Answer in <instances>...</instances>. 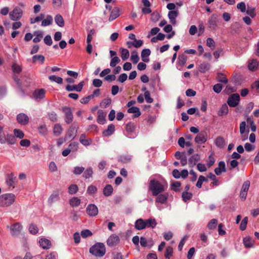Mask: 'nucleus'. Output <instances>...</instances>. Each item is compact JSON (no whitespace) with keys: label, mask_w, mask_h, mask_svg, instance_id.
I'll return each instance as SVG.
<instances>
[{"label":"nucleus","mask_w":259,"mask_h":259,"mask_svg":"<svg viewBox=\"0 0 259 259\" xmlns=\"http://www.w3.org/2000/svg\"><path fill=\"white\" fill-rule=\"evenodd\" d=\"M16 196L13 193H6L0 195V206L8 207L15 201Z\"/></svg>","instance_id":"3"},{"label":"nucleus","mask_w":259,"mask_h":259,"mask_svg":"<svg viewBox=\"0 0 259 259\" xmlns=\"http://www.w3.org/2000/svg\"><path fill=\"white\" fill-rule=\"evenodd\" d=\"M97 192V188L94 185H90L88 187L87 192V193L93 195Z\"/></svg>","instance_id":"60"},{"label":"nucleus","mask_w":259,"mask_h":259,"mask_svg":"<svg viewBox=\"0 0 259 259\" xmlns=\"http://www.w3.org/2000/svg\"><path fill=\"white\" fill-rule=\"evenodd\" d=\"M53 132L55 136H59L62 132V127L59 124H56L54 125Z\"/></svg>","instance_id":"42"},{"label":"nucleus","mask_w":259,"mask_h":259,"mask_svg":"<svg viewBox=\"0 0 259 259\" xmlns=\"http://www.w3.org/2000/svg\"><path fill=\"white\" fill-rule=\"evenodd\" d=\"M81 200L77 197H73L69 200V204L72 207H76L79 205Z\"/></svg>","instance_id":"34"},{"label":"nucleus","mask_w":259,"mask_h":259,"mask_svg":"<svg viewBox=\"0 0 259 259\" xmlns=\"http://www.w3.org/2000/svg\"><path fill=\"white\" fill-rule=\"evenodd\" d=\"M139 57L138 53L136 51L133 52L131 57V60L134 64H137L139 61Z\"/></svg>","instance_id":"50"},{"label":"nucleus","mask_w":259,"mask_h":259,"mask_svg":"<svg viewBox=\"0 0 259 259\" xmlns=\"http://www.w3.org/2000/svg\"><path fill=\"white\" fill-rule=\"evenodd\" d=\"M228 107L226 104H224L218 111V114L219 116L227 115L228 113Z\"/></svg>","instance_id":"31"},{"label":"nucleus","mask_w":259,"mask_h":259,"mask_svg":"<svg viewBox=\"0 0 259 259\" xmlns=\"http://www.w3.org/2000/svg\"><path fill=\"white\" fill-rule=\"evenodd\" d=\"M39 243L40 246L44 249H48L50 248L52 244L51 241L46 238H41L39 240Z\"/></svg>","instance_id":"18"},{"label":"nucleus","mask_w":259,"mask_h":259,"mask_svg":"<svg viewBox=\"0 0 259 259\" xmlns=\"http://www.w3.org/2000/svg\"><path fill=\"white\" fill-rule=\"evenodd\" d=\"M240 101V96L238 94H233L230 96L227 100L228 104L232 107L237 106Z\"/></svg>","instance_id":"6"},{"label":"nucleus","mask_w":259,"mask_h":259,"mask_svg":"<svg viewBox=\"0 0 259 259\" xmlns=\"http://www.w3.org/2000/svg\"><path fill=\"white\" fill-rule=\"evenodd\" d=\"M131 160V156L130 155H122L118 158V161L123 163H127Z\"/></svg>","instance_id":"45"},{"label":"nucleus","mask_w":259,"mask_h":259,"mask_svg":"<svg viewBox=\"0 0 259 259\" xmlns=\"http://www.w3.org/2000/svg\"><path fill=\"white\" fill-rule=\"evenodd\" d=\"M173 255V248L171 246L166 247L164 256L165 258L169 259Z\"/></svg>","instance_id":"48"},{"label":"nucleus","mask_w":259,"mask_h":259,"mask_svg":"<svg viewBox=\"0 0 259 259\" xmlns=\"http://www.w3.org/2000/svg\"><path fill=\"white\" fill-rule=\"evenodd\" d=\"M56 23L60 27L64 26V21L62 16L60 14H57L55 17Z\"/></svg>","instance_id":"37"},{"label":"nucleus","mask_w":259,"mask_h":259,"mask_svg":"<svg viewBox=\"0 0 259 259\" xmlns=\"http://www.w3.org/2000/svg\"><path fill=\"white\" fill-rule=\"evenodd\" d=\"M210 68V65L208 63L203 62L199 65V71L204 73L208 71Z\"/></svg>","instance_id":"30"},{"label":"nucleus","mask_w":259,"mask_h":259,"mask_svg":"<svg viewBox=\"0 0 259 259\" xmlns=\"http://www.w3.org/2000/svg\"><path fill=\"white\" fill-rule=\"evenodd\" d=\"M115 131V126L113 124H110L108 126L107 129L103 132L104 136L109 137L112 135Z\"/></svg>","instance_id":"26"},{"label":"nucleus","mask_w":259,"mask_h":259,"mask_svg":"<svg viewBox=\"0 0 259 259\" xmlns=\"http://www.w3.org/2000/svg\"><path fill=\"white\" fill-rule=\"evenodd\" d=\"M243 243L246 248H251L254 246V240L249 236L243 239Z\"/></svg>","instance_id":"23"},{"label":"nucleus","mask_w":259,"mask_h":259,"mask_svg":"<svg viewBox=\"0 0 259 259\" xmlns=\"http://www.w3.org/2000/svg\"><path fill=\"white\" fill-rule=\"evenodd\" d=\"M155 202L161 204L165 203L168 199V194L167 193H160L156 196Z\"/></svg>","instance_id":"12"},{"label":"nucleus","mask_w":259,"mask_h":259,"mask_svg":"<svg viewBox=\"0 0 259 259\" xmlns=\"http://www.w3.org/2000/svg\"><path fill=\"white\" fill-rule=\"evenodd\" d=\"M95 33V30L94 29H92L89 31L87 38V43L91 42Z\"/></svg>","instance_id":"58"},{"label":"nucleus","mask_w":259,"mask_h":259,"mask_svg":"<svg viewBox=\"0 0 259 259\" xmlns=\"http://www.w3.org/2000/svg\"><path fill=\"white\" fill-rule=\"evenodd\" d=\"M216 146L219 148H223L225 146L224 139L222 137H218L214 141Z\"/></svg>","instance_id":"39"},{"label":"nucleus","mask_w":259,"mask_h":259,"mask_svg":"<svg viewBox=\"0 0 259 259\" xmlns=\"http://www.w3.org/2000/svg\"><path fill=\"white\" fill-rule=\"evenodd\" d=\"M120 62V60L118 57L115 56L113 57L110 63V66L112 67H114L116 65Z\"/></svg>","instance_id":"54"},{"label":"nucleus","mask_w":259,"mask_h":259,"mask_svg":"<svg viewBox=\"0 0 259 259\" xmlns=\"http://www.w3.org/2000/svg\"><path fill=\"white\" fill-rule=\"evenodd\" d=\"M45 14H40L39 16L36 17L34 18L30 19V23L31 24H33L36 22H38L41 20H42L45 18Z\"/></svg>","instance_id":"59"},{"label":"nucleus","mask_w":259,"mask_h":259,"mask_svg":"<svg viewBox=\"0 0 259 259\" xmlns=\"http://www.w3.org/2000/svg\"><path fill=\"white\" fill-rule=\"evenodd\" d=\"M34 35L35 36V37L33 39V41L34 43H37L39 42L42 37H43V34L42 32L40 31H36L34 32Z\"/></svg>","instance_id":"38"},{"label":"nucleus","mask_w":259,"mask_h":259,"mask_svg":"<svg viewBox=\"0 0 259 259\" xmlns=\"http://www.w3.org/2000/svg\"><path fill=\"white\" fill-rule=\"evenodd\" d=\"M93 175V170L92 168H88L83 174V177L85 179H89L92 178Z\"/></svg>","instance_id":"43"},{"label":"nucleus","mask_w":259,"mask_h":259,"mask_svg":"<svg viewBox=\"0 0 259 259\" xmlns=\"http://www.w3.org/2000/svg\"><path fill=\"white\" fill-rule=\"evenodd\" d=\"M144 97L147 103H151L153 102V99L151 97L149 91H146L144 93Z\"/></svg>","instance_id":"64"},{"label":"nucleus","mask_w":259,"mask_h":259,"mask_svg":"<svg viewBox=\"0 0 259 259\" xmlns=\"http://www.w3.org/2000/svg\"><path fill=\"white\" fill-rule=\"evenodd\" d=\"M126 131L128 134L131 135L133 133L136 128V125L133 122H129L126 125Z\"/></svg>","instance_id":"35"},{"label":"nucleus","mask_w":259,"mask_h":259,"mask_svg":"<svg viewBox=\"0 0 259 259\" xmlns=\"http://www.w3.org/2000/svg\"><path fill=\"white\" fill-rule=\"evenodd\" d=\"M206 45L213 50L215 47V42L212 38L208 37L206 39Z\"/></svg>","instance_id":"57"},{"label":"nucleus","mask_w":259,"mask_h":259,"mask_svg":"<svg viewBox=\"0 0 259 259\" xmlns=\"http://www.w3.org/2000/svg\"><path fill=\"white\" fill-rule=\"evenodd\" d=\"M70 149H66L62 151V155L64 157L67 156L70 153L71 149H73L74 150H77L78 148V144L76 143H71L69 145Z\"/></svg>","instance_id":"17"},{"label":"nucleus","mask_w":259,"mask_h":259,"mask_svg":"<svg viewBox=\"0 0 259 259\" xmlns=\"http://www.w3.org/2000/svg\"><path fill=\"white\" fill-rule=\"evenodd\" d=\"M15 177H14L13 174L11 173V174H9L7 176L6 183L9 187L14 188L15 187Z\"/></svg>","instance_id":"21"},{"label":"nucleus","mask_w":259,"mask_h":259,"mask_svg":"<svg viewBox=\"0 0 259 259\" xmlns=\"http://www.w3.org/2000/svg\"><path fill=\"white\" fill-rule=\"evenodd\" d=\"M120 52L123 61L126 60L129 58L130 53L128 50L121 48L120 49Z\"/></svg>","instance_id":"36"},{"label":"nucleus","mask_w":259,"mask_h":259,"mask_svg":"<svg viewBox=\"0 0 259 259\" xmlns=\"http://www.w3.org/2000/svg\"><path fill=\"white\" fill-rule=\"evenodd\" d=\"M77 130L75 126L71 125L69 127L67 133V137L71 140L73 139L76 136Z\"/></svg>","instance_id":"16"},{"label":"nucleus","mask_w":259,"mask_h":259,"mask_svg":"<svg viewBox=\"0 0 259 259\" xmlns=\"http://www.w3.org/2000/svg\"><path fill=\"white\" fill-rule=\"evenodd\" d=\"M206 141L207 139L205 137V134L202 133L198 134L195 138V142L198 144H201L204 143Z\"/></svg>","instance_id":"24"},{"label":"nucleus","mask_w":259,"mask_h":259,"mask_svg":"<svg viewBox=\"0 0 259 259\" xmlns=\"http://www.w3.org/2000/svg\"><path fill=\"white\" fill-rule=\"evenodd\" d=\"M135 227L138 230H142L145 228V221L142 219H138L135 223Z\"/></svg>","instance_id":"25"},{"label":"nucleus","mask_w":259,"mask_h":259,"mask_svg":"<svg viewBox=\"0 0 259 259\" xmlns=\"http://www.w3.org/2000/svg\"><path fill=\"white\" fill-rule=\"evenodd\" d=\"M182 197L184 201L187 202L192 198V194L188 192H184L182 193Z\"/></svg>","instance_id":"51"},{"label":"nucleus","mask_w":259,"mask_h":259,"mask_svg":"<svg viewBox=\"0 0 259 259\" xmlns=\"http://www.w3.org/2000/svg\"><path fill=\"white\" fill-rule=\"evenodd\" d=\"M7 227L10 229V234L13 236H18L22 229V226L19 222L14 223L10 226H7Z\"/></svg>","instance_id":"4"},{"label":"nucleus","mask_w":259,"mask_h":259,"mask_svg":"<svg viewBox=\"0 0 259 259\" xmlns=\"http://www.w3.org/2000/svg\"><path fill=\"white\" fill-rule=\"evenodd\" d=\"M14 134L15 137H16L20 139H22L24 137L23 132L21 130L17 128L14 130Z\"/></svg>","instance_id":"52"},{"label":"nucleus","mask_w":259,"mask_h":259,"mask_svg":"<svg viewBox=\"0 0 259 259\" xmlns=\"http://www.w3.org/2000/svg\"><path fill=\"white\" fill-rule=\"evenodd\" d=\"M84 85V82L82 81L80 82L77 85H69L68 84L66 86V90L68 92H71L75 91L76 92H80Z\"/></svg>","instance_id":"8"},{"label":"nucleus","mask_w":259,"mask_h":259,"mask_svg":"<svg viewBox=\"0 0 259 259\" xmlns=\"http://www.w3.org/2000/svg\"><path fill=\"white\" fill-rule=\"evenodd\" d=\"M187 57L185 55H180L178 57L179 64L181 66H184L186 63Z\"/></svg>","instance_id":"61"},{"label":"nucleus","mask_w":259,"mask_h":259,"mask_svg":"<svg viewBox=\"0 0 259 259\" xmlns=\"http://www.w3.org/2000/svg\"><path fill=\"white\" fill-rule=\"evenodd\" d=\"M7 143L10 145H13L16 143V139L14 135L12 134H7Z\"/></svg>","instance_id":"47"},{"label":"nucleus","mask_w":259,"mask_h":259,"mask_svg":"<svg viewBox=\"0 0 259 259\" xmlns=\"http://www.w3.org/2000/svg\"><path fill=\"white\" fill-rule=\"evenodd\" d=\"M62 110L65 115L64 120L65 122L67 124L71 123L73 119V116L71 108L70 107L65 106L62 107Z\"/></svg>","instance_id":"5"},{"label":"nucleus","mask_w":259,"mask_h":259,"mask_svg":"<svg viewBox=\"0 0 259 259\" xmlns=\"http://www.w3.org/2000/svg\"><path fill=\"white\" fill-rule=\"evenodd\" d=\"M79 141L84 146H89L91 143V139H87L85 135L83 134H81L79 138Z\"/></svg>","instance_id":"33"},{"label":"nucleus","mask_w":259,"mask_h":259,"mask_svg":"<svg viewBox=\"0 0 259 259\" xmlns=\"http://www.w3.org/2000/svg\"><path fill=\"white\" fill-rule=\"evenodd\" d=\"M144 221H145V228H154L156 226V225L157 224L156 220L154 218H150L148 219L144 220Z\"/></svg>","instance_id":"22"},{"label":"nucleus","mask_w":259,"mask_h":259,"mask_svg":"<svg viewBox=\"0 0 259 259\" xmlns=\"http://www.w3.org/2000/svg\"><path fill=\"white\" fill-rule=\"evenodd\" d=\"M49 79L51 81H54L58 84H62L63 83V79L61 77L56 76L54 75H50L49 76Z\"/></svg>","instance_id":"46"},{"label":"nucleus","mask_w":259,"mask_h":259,"mask_svg":"<svg viewBox=\"0 0 259 259\" xmlns=\"http://www.w3.org/2000/svg\"><path fill=\"white\" fill-rule=\"evenodd\" d=\"M149 189L153 196H157L164 191V186L159 181L153 179L150 181Z\"/></svg>","instance_id":"1"},{"label":"nucleus","mask_w":259,"mask_h":259,"mask_svg":"<svg viewBox=\"0 0 259 259\" xmlns=\"http://www.w3.org/2000/svg\"><path fill=\"white\" fill-rule=\"evenodd\" d=\"M29 232L32 234H36L38 233V229L36 225L31 224L29 227Z\"/></svg>","instance_id":"55"},{"label":"nucleus","mask_w":259,"mask_h":259,"mask_svg":"<svg viewBox=\"0 0 259 259\" xmlns=\"http://www.w3.org/2000/svg\"><path fill=\"white\" fill-rule=\"evenodd\" d=\"M53 23V18L51 15H47L46 19L44 20H42L41 22V26H47L50 25Z\"/></svg>","instance_id":"40"},{"label":"nucleus","mask_w":259,"mask_h":259,"mask_svg":"<svg viewBox=\"0 0 259 259\" xmlns=\"http://www.w3.org/2000/svg\"><path fill=\"white\" fill-rule=\"evenodd\" d=\"M248 222V218L245 217L243 219L240 225V229L242 231H244L246 229L247 224Z\"/></svg>","instance_id":"62"},{"label":"nucleus","mask_w":259,"mask_h":259,"mask_svg":"<svg viewBox=\"0 0 259 259\" xmlns=\"http://www.w3.org/2000/svg\"><path fill=\"white\" fill-rule=\"evenodd\" d=\"M59 199V191H54L48 199V203L52 205L53 203Z\"/></svg>","instance_id":"14"},{"label":"nucleus","mask_w":259,"mask_h":259,"mask_svg":"<svg viewBox=\"0 0 259 259\" xmlns=\"http://www.w3.org/2000/svg\"><path fill=\"white\" fill-rule=\"evenodd\" d=\"M17 122L21 125H25L29 121L28 116L24 113H20L17 116Z\"/></svg>","instance_id":"10"},{"label":"nucleus","mask_w":259,"mask_h":259,"mask_svg":"<svg viewBox=\"0 0 259 259\" xmlns=\"http://www.w3.org/2000/svg\"><path fill=\"white\" fill-rule=\"evenodd\" d=\"M90 252L97 257H102L106 253V247L102 243H96L90 248Z\"/></svg>","instance_id":"2"},{"label":"nucleus","mask_w":259,"mask_h":259,"mask_svg":"<svg viewBox=\"0 0 259 259\" xmlns=\"http://www.w3.org/2000/svg\"><path fill=\"white\" fill-rule=\"evenodd\" d=\"M86 211L89 215L94 217L98 214V209L96 205L90 204L88 205L86 208Z\"/></svg>","instance_id":"9"},{"label":"nucleus","mask_w":259,"mask_h":259,"mask_svg":"<svg viewBox=\"0 0 259 259\" xmlns=\"http://www.w3.org/2000/svg\"><path fill=\"white\" fill-rule=\"evenodd\" d=\"M106 114L103 110H99L98 111L97 122L100 124H104L106 121Z\"/></svg>","instance_id":"20"},{"label":"nucleus","mask_w":259,"mask_h":259,"mask_svg":"<svg viewBox=\"0 0 259 259\" xmlns=\"http://www.w3.org/2000/svg\"><path fill=\"white\" fill-rule=\"evenodd\" d=\"M200 160L199 155L195 154L190 157L188 160V164L190 167L194 166L196 163Z\"/></svg>","instance_id":"19"},{"label":"nucleus","mask_w":259,"mask_h":259,"mask_svg":"<svg viewBox=\"0 0 259 259\" xmlns=\"http://www.w3.org/2000/svg\"><path fill=\"white\" fill-rule=\"evenodd\" d=\"M217 78L220 82L227 83L228 82V79L222 73H219L217 75Z\"/></svg>","instance_id":"56"},{"label":"nucleus","mask_w":259,"mask_h":259,"mask_svg":"<svg viewBox=\"0 0 259 259\" xmlns=\"http://www.w3.org/2000/svg\"><path fill=\"white\" fill-rule=\"evenodd\" d=\"M119 15V9L118 8H114L111 12L109 20L113 21L118 17Z\"/></svg>","instance_id":"27"},{"label":"nucleus","mask_w":259,"mask_h":259,"mask_svg":"<svg viewBox=\"0 0 259 259\" xmlns=\"http://www.w3.org/2000/svg\"><path fill=\"white\" fill-rule=\"evenodd\" d=\"M179 12L176 11H170L168 12V17L170 20V22L173 24H176V18L178 16Z\"/></svg>","instance_id":"15"},{"label":"nucleus","mask_w":259,"mask_h":259,"mask_svg":"<svg viewBox=\"0 0 259 259\" xmlns=\"http://www.w3.org/2000/svg\"><path fill=\"white\" fill-rule=\"evenodd\" d=\"M111 103V99L110 98H106L102 101L100 103V106L102 108H105Z\"/></svg>","instance_id":"53"},{"label":"nucleus","mask_w":259,"mask_h":259,"mask_svg":"<svg viewBox=\"0 0 259 259\" xmlns=\"http://www.w3.org/2000/svg\"><path fill=\"white\" fill-rule=\"evenodd\" d=\"M9 15L11 20H17L22 17V11L20 8L16 7L10 13Z\"/></svg>","instance_id":"7"},{"label":"nucleus","mask_w":259,"mask_h":259,"mask_svg":"<svg viewBox=\"0 0 259 259\" xmlns=\"http://www.w3.org/2000/svg\"><path fill=\"white\" fill-rule=\"evenodd\" d=\"M46 90L44 89L36 90L33 94V96L35 99H42L45 98Z\"/></svg>","instance_id":"13"},{"label":"nucleus","mask_w":259,"mask_h":259,"mask_svg":"<svg viewBox=\"0 0 259 259\" xmlns=\"http://www.w3.org/2000/svg\"><path fill=\"white\" fill-rule=\"evenodd\" d=\"M127 112L130 113H135L134 117H138L141 114L140 109L136 106H133L129 108Z\"/></svg>","instance_id":"28"},{"label":"nucleus","mask_w":259,"mask_h":259,"mask_svg":"<svg viewBox=\"0 0 259 259\" xmlns=\"http://www.w3.org/2000/svg\"><path fill=\"white\" fill-rule=\"evenodd\" d=\"M113 189L111 185H107L103 189V193L104 196L108 197L113 193Z\"/></svg>","instance_id":"29"},{"label":"nucleus","mask_w":259,"mask_h":259,"mask_svg":"<svg viewBox=\"0 0 259 259\" xmlns=\"http://www.w3.org/2000/svg\"><path fill=\"white\" fill-rule=\"evenodd\" d=\"M250 182L249 181H245L242 186V188H241V191H243V192H246L247 193L248 192V189L249 188V187H250Z\"/></svg>","instance_id":"63"},{"label":"nucleus","mask_w":259,"mask_h":259,"mask_svg":"<svg viewBox=\"0 0 259 259\" xmlns=\"http://www.w3.org/2000/svg\"><path fill=\"white\" fill-rule=\"evenodd\" d=\"M78 190V186L75 184H72L68 187V193L71 195L75 194Z\"/></svg>","instance_id":"49"},{"label":"nucleus","mask_w":259,"mask_h":259,"mask_svg":"<svg viewBox=\"0 0 259 259\" xmlns=\"http://www.w3.org/2000/svg\"><path fill=\"white\" fill-rule=\"evenodd\" d=\"M218 222L217 219H212L208 222L207 227L209 230H213L216 228Z\"/></svg>","instance_id":"41"},{"label":"nucleus","mask_w":259,"mask_h":259,"mask_svg":"<svg viewBox=\"0 0 259 259\" xmlns=\"http://www.w3.org/2000/svg\"><path fill=\"white\" fill-rule=\"evenodd\" d=\"M119 240V238L117 235L113 234L107 239V244L109 246L113 247L116 245Z\"/></svg>","instance_id":"11"},{"label":"nucleus","mask_w":259,"mask_h":259,"mask_svg":"<svg viewBox=\"0 0 259 259\" xmlns=\"http://www.w3.org/2000/svg\"><path fill=\"white\" fill-rule=\"evenodd\" d=\"M258 65V61L255 59H252L249 61L248 67L250 70H254Z\"/></svg>","instance_id":"32"},{"label":"nucleus","mask_w":259,"mask_h":259,"mask_svg":"<svg viewBox=\"0 0 259 259\" xmlns=\"http://www.w3.org/2000/svg\"><path fill=\"white\" fill-rule=\"evenodd\" d=\"M45 58L41 55H35L32 57V62L35 63L36 61H38L41 64L44 63Z\"/></svg>","instance_id":"44"}]
</instances>
